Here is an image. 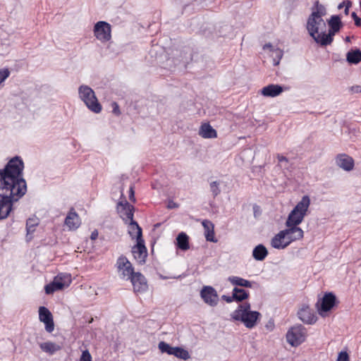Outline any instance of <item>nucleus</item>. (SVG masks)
Returning <instances> with one entry per match:
<instances>
[{
  "mask_svg": "<svg viewBox=\"0 0 361 361\" xmlns=\"http://www.w3.org/2000/svg\"><path fill=\"white\" fill-rule=\"evenodd\" d=\"M24 162L16 156L4 169H0V219H6L18 201L27 192V183L23 178Z\"/></svg>",
  "mask_w": 361,
  "mask_h": 361,
  "instance_id": "1",
  "label": "nucleus"
},
{
  "mask_svg": "<svg viewBox=\"0 0 361 361\" xmlns=\"http://www.w3.org/2000/svg\"><path fill=\"white\" fill-rule=\"evenodd\" d=\"M326 14L327 9L326 6L318 1H315L312 7V13L307 19L306 30L316 43L317 37H320V33L326 30V24L323 17Z\"/></svg>",
  "mask_w": 361,
  "mask_h": 361,
  "instance_id": "2",
  "label": "nucleus"
},
{
  "mask_svg": "<svg viewBox=\"0 0 361 361\" xmlns=\"http://www.w3.org/2000/svg\"><path fill=\"white\" fill-rule=\"evenodd\" d=\"M261 316L260 312L251 310L250 303L247 302L239 305L231 314L232 320L241 322L247 329L254 328Z\"/></svg>",
  "mask_w": 361,
  "mask_h": 361,
  "instance_id": "3",
  "label": "nucleus"
},
{
  "mask_svg": "<svg viewBox=\"0 0 361 361\" xmlns=\"http://www.w3.org/2000/svg\"><path fill=\"white\" fill-rule=\"evenodd\" d=\"M78 94L90 110L97 114L102 111V106L92 88L87 85H81L78 89Z\"/></svg>",
  "mask_w": 361,
  "mask_h": 361,
  "instance_id": "4",
  "label": "nucleus"
},
{
  "mask_svg": "<svg viewBox=\"0 0 361 361\" xmlns=\"http://www.w3.org/2000/svg\"><path fill=\"white\" fill-rule=\"evenodd\" d=\"M307 336V330L302 324L291 326L287 331L286 341L293 347H298L302 343Z\"/></svg>",
  "mask_w": 361,
  "mask_h": 361,
  "instance_id": "5",
  "label": "nucleus"
},
{
  "mask_svg": "<svg viewBox=\"0 0 361 361\" xmlns=\"http://www.w3.org/2000/svg\"><path fill=\"white\" fill-rule=\"evenodd\" d=\"M123 189L121 188V198H124ZM117 212L121 218L125 221L126 224L128 223V221L133 219L134 216V207L126 200H122L117 204Z\"/></svg>",
  "mask_w": 361,
  "mask_h": 361,
  "instance_id": "6",
  "label": "nucleus"
},
{
  "mask_svg": "<svg viewBox=\"0 0 361 361\" xmlns=\"http://www.w3.org/2000/svg\"><path fill=\"white\" fill-rule=\"evenodd\" d=\"M158 347L161 353L174 355L178 358L188 360L190 357L189 353L186 350L180 347H172L164 341L159 342Z\"/></svg>",
  "mask_w": 361,
  "mask_h": 361,
  "instance_id": "7",
  "label": "nucleus"
},
{
  "mask_svg": "<svg viewBox=\"0 0 361 361\" xmlns=\"http://www.w3.org/2000/svg\"><path fill=\"white\" fill-rule=\"evenodd\" d=\"M336 298L332 293H325L322 299L317 303V307L319 314L324 317L325 312L330 311L336 304Z\"/></svg>",
  "mask_w": 361,
  "mask_h": 361,
  "instance_id": "8",
  "label": "nucleus"
},
{
  "mask_svg": "<svg viewBox=\"0 0 361 361\" xmlns=\"http://www.w3.org/2000/svg\"><path fill=\"white\" fill-rule=\"evenodd\" d=\"M94 34L100 41H109L111 39V25L105 21H99L94 25Z\"/></svg>",
  "mask_w": 361,
  "mask_h": 361,
  "instance_id": "9",
  "label": "nucleus"
},
{
  "mask_svg": "<svg viewBox=\"0 0 361 361\" xmlns=\"http://www.w3.org/2000/svg\"><path fill=\"white\" fill-rule=\"evenodd\" d=\"M116 267L119 271H121V276L124 279H130L136 272L129 262V260L123 255L120 256L116 262Z\"/></svg>",
  "mask_w": 361,
  "mask_h": 361,
  "instance_id": "10",
  "label": "nucleus"
},
{
  "mask_svg": "<svg viewBox=\"0 0 361 361\" xmlns=\"http://www.w3.org/2000/svg\"><path fill=\"white\" fill-rule=\"evenodd\" d=\"M200 296L205 303L214 307L219 301L216 290L212 286H204L200 291Z\"/></svg>",
  "mask_w": 361,
  "mask_h": 361,
  "instance_id": "11",
  "label": "nucleus"
},
{
  "mask_svg": "<svg viewBox=\"0 0 361 361\" xmlns=\"http://www.w3.org/2000/svg\"><path fill=\"white\" fill-rule=\"evenodd\" d=\"M39 319L45 325V330L48 333H51L54 330V323L53 316L51 312L45 307L42 306L39 308Z\"/></svg>",
  "mask_w": 361,
  "mask_h": 361,
  "instance_id": "12",
  "label": "nucleus"
},
{
  "mask_svg": "<svg viewBox=\"0 0 361 361\" xmlns=\"http://www.w3.org/2000/svg\"><path fill=\"white\" fill-rule=\"evenodd\" d=\"M132 253L139 264H142L145 262L147 251L143 239L137 240V244L132 247Z\"/></svg>",
  "mask_w": 361,
  "mask_h": 361,
  "instance_id": "13",
  "label": "nucleus"
},
{
  "mask_svg": "<svg viewBox=\"0 0 361 361\" xmlns=\"http://www.w3.org/2000/svg\"><path fill=\"white\" fill-rule=\"evenodd\" d=\"M135 293H144L147 291L148 285L146 278L140 272H136L130 279Z\"/></svg>",
  "mask_w": 361,
  "mask_h": 361,
  "instance_id": "14",
  "label": "nucleus"
},
{
  "mask_svg": "<svg viewBox=\"0 0 361 361\" xmlns=\"http://www.w3.org/2000/svg\"><path fill=\"white\" fill-rule=\"evenodd\" d=\"M286 227L287 228L283 230V231L288 245L292 242L301 240L303 238L304 232L300 227L295 226Z\"/></svg>",
  "mask_w": 361,
  "mask_h": 361,
  "instance_id": "15",
  "label": "nucleus"
},
{
  "mask_svg": "<svg viewBox=\"0 0 361 361\" xmlns=\"http://www.w3.org/2000/svg\"><path fill=\"white\" fill-rule=\"evenodd\" d=\"M339 31L340 30H337V29L329 27L328 32L324 30L320 33V37H317V44H319L321 47L330 45L334 41V37Z\"/></svg>",
  "mask_w": 361,
  "mask_h": 361,
  "instance_id": "16",
  "label": "nucleus"
},
{
  "mask_svg": "<svg viewBox=\"0 0 361 361\" xmlns=\"http://www.w3.org/2000/svg\"><path fill=\"white\" fill-rule=\"evenodd\" d=\"M336 164L338 166L346 171L353 170L354 167L353 159L345 154H340L337 155L336 158Z\"/></svg>",
  "mask_w": 361,
  "mask_h": 361,
  "instance_id": "17",
  "label": "nucleus"
},
{
  "mask_svg": "<svg viewBox=\"0 0 361 361\" xmlns=\"http://www.w3.org/2000/svg\"><path fill=\"white\" fill-rule=\"evenodd\" d=\"M64 223L69 230H76L80 226V216L73 208H71L68 213Z\"/></svg>",
  "mask_w": 361,
  "mask_h": 361,
  "instance_id": "18",
  "label": "nucleus"
},
{
  "mask_svg": "<svg viewBox=\"0 0 361 361\" xmlns=\"http://www.w3.org/2000/svg\"><path fill=\"white\" fill-rule=\"evenodd\" d=\"M299 319L304 323L312 324L316 322L317 317L309 306L302 307L298 312Z\"/></svg>",
  "mask_w": 361,
  "mask_h": 361,
  "instance_id": "19",
  "label": "nucleus"
},
{
  "mask_svg": "<svg viewBox=\"0 0 361 361\" xmlns=\"http://www.w3.org/2000/svg\"><path fill=\"white\" fill-rule=\"evenodd\" d=\"M286 241V236L282 230L272 238L271 245L275 249L283 250L288 246Z\"/></svg>",
  "mask_w": 361,
  "mask_h": 361,
  "instance_id": "20",
  "label": "nucleus"
},
{
  "mask_svg": "<svg viewBox=\"0 0 361 361\" xmlns=\"http://www.w3.org/2000/svg\"><path fill=\"white\" fill-rule=\"evenodd\" d=\"M305 216L303 215L301 212L292 210L288 216L287 220L286 221V226H298V225L303 221Z\"/></svg>",
  "mask_w": 361,
  "mask_h": 361,
  "instance_id": "21",
  "label": "nucleus"
},
{
  "mask_svg": "<svg viewBox=\"0 0 361 361\" xmlns=\"http://www.w3.org/2000/svg\"><path fill=\"white\" fill-rule=\"evenodd\" d=\"M283 92L282 86L279 85H269L262 90V94L266 97H274Z\"/></svg>",
  "mask_w": 361,
  "mask_h": 361,
  "instance_id": "22",
  "label": "nucleus"
},
{
  "mask_svg": "<svg viewBox=\"0 0 361 361\" xmlns=\"http://www.w3.org/2000/svg\"><path fill=\"white\" fill-rule=\"evenodd\" d=\"M128 234L132 238H136L137 240L142 239V228L133 219L128 221Z\"/></svg>",
  "mask_w": 361,
  "mask_h": 361,
  "instance_id": "23",
  "label": "nucleus"
},
{
  "mask_svg": "<svg viewBox=\"0 0 361 361\" xmlns=\"http://www.w3.org/2000/svg\"><path fill=\"white\" fill-rule=\"evenodd\" d=\"M199 135L204 138H215L217 133L209 123H204L200 126Z\"/></svg>",
  "mask_w": 361,
  "mask_h": 361,
  "instance_id": "24",
  "label": "nucleus"
},
{
  "mask_svg": "<svg viewBox=\"0 0 361 361\" xmlns=\"http://www.w3.org/2000/svg\"><path fill=\"white\" fill-rule=\"evenodd\" d=\"M310 204V200L309 196L304 195L301 200L296 204L293 210L301 212L303 215L306 216L307 209Z\"/></svg>",
  "mask_w": 361,
  "mask_h": 361,
  "instance_id": "25",
  "label": "nucleus"
},
{
  "mask_svg": "<svg viewBox=\"0 0 361 361\" xmlns=\"http://www.w3.org/2000/svg\"><path fill=\"white\" fill-rule=\"evenodd\" d=\"M268 255V250L264 245L259 244L252 251V257L257 261L264 260Z\"/></svg>",
  "mask_w": 361,
  "mask_h": 361,
  "instance_id": "26",
  "label": "nucleus"
},
{
  "mask_svg": "<svg viewBox=\"0 0 361 361\" xmlns=\"http://www.w3.org/2000/svg\"><path fill=\"white\" fill-rule=\"evenodd\" d=\"M346 60L349 63L357 64L361 61V50L351 49L346 54Z\"/></svg>",
  "mask_w": 361,
  "mask_h": 361,
  "instance_id": "27",
  "label": "nucleus"
},
{
  "mask_svg": "<svg viewBox=\"0 0 361 361\" xmlns=\"http://www.w3.org/2000/svg\"><path fill=\"white\" fill-rule=\"evenodd\" d=\"M228 281L233 286L252 288V283L248 280L239 276H231L228 278Z\"/></svg>",
  "mask_w": 361,
  "mask_h": 361,
  "instance_id": "28",
  "label": "nucleus"
},
{
  "mask_svg": "<svg viewBox=\"0 0 361 361\" xmlns=\"http://www.w3.org/2000/svg\"><path fill=\"white\" fill-rule=\"evenodd\" d=\"M177 246L181 250H187L190 248L189 238L184 232L180 233L177 238Z\"/></svg>",
  "mask_w": 361,
  "mask_h": 361,
  "instance_id": "29",
  "label": "nucleus"
},
{
  "mask_svg": "<svg viewBox=\"0 0 361 361\" xmlns=\"http://www.w3.org/2000/svg\"><path fill=\"white\" fill-rule=\"evenodd\" d=\"M41 350L50 355L54 354L56 351L60 350V346L53 342H44L39 344Z\"/></svg>",
  "mask_w": 361,
  "mask_h": 361,
  "instance_id": "30",
  "label": "nucleus"
},
{
  "mask_svg": "<svg viewBox=\"0 0 361 361\" xmlns=\"http://www.w3.org/2000/svg\"><path fill=\"white\" fill-rule=\"evenodd\" d=\"M63 289V285L54 278L53 281L44 286L46 294H53L54 292Z\"/></svg>",
  "mask_w": 361,
  "mask_h": 361,
  "instance_id": "31",
  "label": "nucleus"
},
{
  "mask_svg": "<svg viewBox=\"0 0 361 361\" xmlns=\"http://www.w3.org/2000/svg\"><path fill=\"white\" fill-rule=\"evenodd\" d=\"M249 297V293L243 288L235 287L233 289V298L236 302H242Z\"/></svg>",
  "mask_w": 361,
  "mask_h": 361,
  "instance_id": "32",
  "label": "nucleus"
},
{
  "mask_svg": "<svg viewBox=\"0 0 361 361\" xmlns=\"http://www.w3.org/2000/svg\"><path fill=\"white\" fill-rule=\"evenodd\" d=\"M327 23L329 27H333L334 29H337V30H341V29L343 26V24L341 21V18L338 15L331 16V18L329 20H327Z\"/></svg>",
  "mask_w": 361,
  "mask_h": 361,
  "instance_id": "33",
  "label": "nucleus"
},
{
  "mask_svg": "<svg viewBox=\"0 0 361 361\" xmlns=\"http://www.w3.org/2000/svg\"><path fill=\"white\" fill-rule=\"evenodd\" d=\"M39 219L34 216L29 218L26 221V231H27V238L31 234H32L37 226L39 224Z\"/></svg>",
  "mask_w": 361,
  "mask_h": 361,
  "instance_id": "34",
  "label": "nucleus"
},
{
  "mask_svg": "<svg viewBox=\"0 0 361 361\" xmlns=\"http://www.w3.org/2000/svg\"><path fill=\"white\" fill-rule=\"evenodd\" d=\"M54 278L63 285V288L69 286L72 281L71 274L66 273H60Z\"/></svg>",
  "mask_w": 361,
  "mask_h": 361,
  "instance_id": "35",
  "label": "nucleus"
},
{
  "mask_svg": "<svg viewBox=\"0 0 361 361\" xmlns=\"http://www.w3.org/2000/svg\"><path fill=\"white\" fill-rule=\"evenodd\" d=\"M263 49H270V50L275 54V56H276V57L278 58V60L276 61V59H274V65H278L279 63V61L281 60V59L282 58V56H283L282 51L281 49H274L272 45L270 43L266 44L263 47Z\"/></svg>",
  "mask_w": 361,
  "mask_h": 361,
  "instance_id": "36",
  "label": "nucleus"
},
{
  "mask_svg": "<svg viewBox=\"0 0 361 361\" xmlns=\"http://www.w3.org/2000/svg\"><path fill=\"white\" fill-rule=\"evenodd\" d=\"M220 181L214 180L212 181L209 183L210 190L212 193V196L216 197L221 193V190L219 188Z\"/></svg>",
  "mask_w": 361,
  "mask_h": 361,
  "instance_id": "37",
  "label": "nucleus"
},
{
  "mask_svg": "<svg viewBox=\"0 0 361 361\" xmlns=\"http://www.w3.org/2000/svg\"><path fill=\"white\" fill-rule=\"evenodd\" d=\"M9 75L10 71L8 68H5L0 69V85L9 77Z\"/></svg>",
  "mask_w": 361,
  "mask_h": 361,
  "instance_id": "38",
  "label": "nucleus"
},
{
  "mask_svg": "<svg viewBox=\"0 0 361 361\" xmlns=\"http://www.w3.org/2000/svg\"><path fill=\"white\" fill-rule=\"evenodd\" d=\"M205 238L207 241L214 242V243L217 242V240L214 238V228L206 231Z\"/></svg>",
  "mask_w": 361,
  "mask_h": 361,
  "instance_id": "39",
  "label": "nucleus"
},
{
  "mask_svg": "<svg viewBox=\"0 0 361 361\" xmlns=\"http://www.w3.org/2000/svg\"><path fill=\"white\" fill-rule=\"evenodd\" d=\"M80 361H92L91 354L88 350H85L82 352Z\"/></svg>",
  "mask_w": 361,
  "mask_h": 361,
  "instance_id": "40",
  "label": "nucleus"
},
{
  "mask_svg": "<svg viewBox=\"0 0 361 361\" xmlns=\"http://www.w3.org/2000/svg\"><path fill=\"white\" fill-rule=\"evenodd\" d=\"M337 361H349V355L345 351L338 353Z\"/></svg>",
  "mask_w": 361,
  "mask_h": 361,
  "instance_id": "41",
  "label": "nucleus"
},
{
  "mask_svg": "<svg viewBox=\"0 0 361 361\" xmlns=\"http://www.w3.org/2000/svg\"><path fill=\"white\" fill-rule=\"evenodd\" d=\"M202 226L204 228L205 232L208 230H211V229L214 228V224L208 220L203 221Z\"/></svg>",
  "mask_w": 361,
  "mask_h": 361,
  "instance_id": "42",
  "label": "nucleus"
},
{
  "mask_svg": "<svg viewBox=\"0 0 361 361\" xmlns=\"http://www.w3.org/2000/svg\"><path fill=\"white\" fill-rule=\"evenodd\" d=\"M351 17L355 21V25L357 27L361 26V18L357 15L355 12L351 13Z\"/></svg>",
  "mask_w": 361,
  "mask_h": 361,
  "instance_id": "43",
  "label": "nucleus"
},
{
  "mask_svg": "<svg viewBox=\"0 0 361 361\" xmlns=\"http://www.w3.org/2000/svg\"><path fill=\"white\" fill-rule=\"evenodd\" d=\"M111 106H112V112L118 116L121 114V111L119 109V106L118 104L116 103V102H112L111 104Z\"/></svg>",
  "mask_w": 361,
  "mask_h": 361,
  "instance_id": "44",
  "label": "nucleus"
},
{
  "mask_svg": "<svg viewBox=\"0 0 361 361\" xmlns=\"http://www.w3.org/2000/svg\"><path fill=\"white\" fill-rule=\"evenodd\" d=\"M129 199L130 201L135 202V190H134V186L130 185L129 188Z\"/></svg>",
  "mask_w": 361,
  "mask_h": 361,
  "instance_id": "45",
  "label": "nucleus"
},
{
  "mask_svg": "<svg viewBox=\"0 0 361 361\" xmlns=\"http://www.w3.org/2000/svg\"><path fill=\"white\" fill-rule=\"evenodd\" d=\"M178 207H179V204L172 200H169L168 202V204H167V208L171 209L178 208Z\"/></svg>",
  "mask_w": 361,
  "mask_h": 361,
  "instance_id": "46",
  "label": "nucleus"
},
{
  "mask_svg": "<svg viewBox=\"0 0 361 361\" xmlns=\"http://www.w3.org/2000/svg\"><path fill=\"white\" fill-rule=\"evenodd\" d=\"M221 299L224 301H226L228 303L232 302L233 301H235V298H233V295L231 296L223 295L221 296Z\"/></svg>",
  "mask_w": 361,
  "mask_h": 361,
  "instance_id": "47",
  "label": "nucleus"
},
{
  "mask_svg": "<svg viewBox=\"0 0 361 361\" xmlns=\"http://www.w3.org/2000/svg\"><path fill=\"white\" fill-rule=\"evenodd\" d=\"M351 92L353 93H360L361 92V86L360 85H354L350 87Z\"/></svg>",
  "mask_w": 361,
  "mask_h": 361,
  "instance_id": "48",
  "label": "nucleus"
},
{
  "mask_svg": "<svg viewBox=\"0 0 361 361\" xmlns=\"http://www.w3.org/2000/svg\"><path fill=\"white\" fill-rule=\"evenodd\" d=\"M277 159H278V161L279 163H283V162L288 163V161L286 157L281 155V154H278Z\"/></svg>",
  "mask_w": 361,
  "mask_h": 361,
  "instance_id": "49",
  "label": "nucleus"
},
{
  "mask_svg": "<svg viewBox=\"0 0 361 361\" xmlns=\"http://www.w3.org/2000/svg\"><path fill=\"white\" fill-rule=\"evenodd\" d=\"M97 236H98V233L97 231H94L91 233V239H92V240H95L97 238Z\"/></svg>",
  "mask_w": 361,
  "mask_h": 361,
  "instance_id": "50",
  "label": "nucleus"
},
{
  "mask_svg": "<svg viewBox=\"0 0 361 361\" xmlns=\"http://www.w3.org/2000/svg\"><path fill=\"white\" fill-rule=\"evenodd\" d=\"M274 326V322H269V324H267V325L266 326V327H267V329H269L270 330H272V329H273Z\"/></svg>",
  "mask_w": 361,
  "mask_h": 361,
  "instance_id": "51",
  "label": "nucleus"
},
{
  "mask_svg": "<svg viewBox=\"0 0 361 361\" xmlns=\"http://www.w3.org/2000/svg\"><path fill=\"white\" fill-rule=\"evenodd\" d=\"M345 2V7L348 6V8H350V7L352 6V2L350 1H346Z\"/></svg>",
  "mask_w": 361,
  "mask_h": 361,
  "instance_id": "52",
  "label": "nucleus"
},
{
  "mask_svg": "<svg viewBox=\"0 0 361 361\" xmlns=\"http://www.w3.org/2000/svg\"><path fill=\"white\" fill-rule=\"evenodd\" d=\"M345 1H343L341 3H340L338 6V9H341L345 5Z\"/></svg>",
  "mask_w": 361,
  "mask_h": 361,
  "instance_id": "53",
  "label": "nucleus"
},
{
  "mask_svg": "<svg viewBox=\"0 0 361 361\" xmlns=\"http://www.w3.org/2000/svg\"><path fill=\"white\" fill-rule=\"evenodd\" d=\"M344 13H345V15H348V13H349V8H348V6H346V7L345 8Z\"/></svg>",
  "mask_w": 361,
  "mask_h": 361,
  "instance_id": "54",
  "label": "nucleus"
},
{
  "mask_svg": "<svg viewBox=\"0 0 361 361\" xmlns=\"http://www.w3.org/2000/svg\"><path fill=\"white\" fill-rule=\"evenodd\" d=\"M345 41L347 42H350V37H346L345 39Z\"/></svg>",
  "mask_w": 361,
  "mask_h": 361,
  "instance_id": "55",
  "label": "nucleus"
},
{
  "mask_svg": "<svg viewBox=\"0 0 361 361\" xmlns=\"http://www.w3.org/2000/svg\"><path fill=\"white\" fill-rule=\"evenodd\" d=\"M360 8H361V0H360Z\"/></svg>",
  "mask_w": 361,
  "mask_h": 361,
  "instance_id": "56",
  "label": "nucleus"
}]
</instances>
